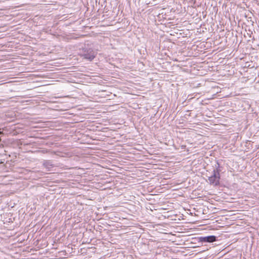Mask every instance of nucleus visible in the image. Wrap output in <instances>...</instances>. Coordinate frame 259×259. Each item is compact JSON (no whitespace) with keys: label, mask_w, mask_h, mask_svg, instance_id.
I'll list each match as a JSON object with an SVG mask.
<instances>
[{"label":"nucleus","mask_w":259,"mask_h":259,"mask_svg":"<svg viewBox=\"0 0 259 259\" xmlns=\"http://www.w3.org/2000/svg\"><path fill=\"white\" fill-rule=\"evenodd\" d=\"M84 52H86V53L84 54H80V56L85 59L92 61L96 57V53L92 49H89L87 51H84Z\"/></svg>","instance_id":"obj_2"},{"label":"nucleus","mask_w":259,"mask_h":259,"mask_svg":"<svg viewBox=\"0 0 259 259\" xmlns=\"http://www.w3.org/2000/svg\"><path fill=\"white\" fill-rule=\"evenodd\" d=\"M200 240L202 242L211 243V242L215 241L216 237L214 236H208L201 237Z\"/></svg>","instance_id":"obj_3"},{"label":"nucleus","mask_w":259,"mask_h":259,"mask_svg":"<svg viewBox=\"0 0 259 259\" xmlns=\"http://www.w3.org/2000/svg\"><path fill=\"white\" fill-rule=\"evenodd\" d=\"M220 174L218 169L213 171V174L208 178L209 183L214 186H218L220 184Z\"/></svg>","instance_id":"obj_1"}]
</instances>
